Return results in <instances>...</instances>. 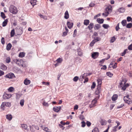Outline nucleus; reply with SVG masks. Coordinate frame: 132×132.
Returning <instances> with one entry per match:
<instances>
[{
  "label": "nucleus",
  "mask_w": 132,
  "mask_h": 132,
  "mask_svg": "<svg viewBox=\"0 0 132 132\" xmlns=\"http://www.w3.org/2000/svg\"><path fill=\"white\" fill-rule=\"evenodd\" d=\"M126 80L125 79H122L121 82L120 83V87H121V89L125 90L127 87H128L129 85L128 84H125Z\"/></svg>",
  "instance_id": "1"
},
{
  "label": "nucleus",
  "mask_w": 132,
  "mask_h": 132,
  "mask_svg": "<svg viewBox=\"0 0 132 132\" xmlns=\"http://www.w3.org/2000/svg\"><path fill=\"white\" fill-rule=\"evenodd\" d=\"M106 12L102 13L103 16L106 17L108 16V14L112 11V7L111 6H110L106 8Z\"/></svg>",
  "instance_id": "2"
},
{
  "label": "nucleus",
  "mask_w": 132,
  "mask_h": 132,
  "mask_svg": "<svg viewBox=\"0 0 132 132\" xmlns=\"http://www.w3.org/2000/svg\"><path fill=\"white\" fill-rule=\"evenodd\" d=\"M11 104L10 103L4 102L2 103L1 106V107L2 110H4L5 109L6 107H10L11 106Z\"/></svg>",
  "instance_id": "3"
},
{
  "label": "nucleus",
  "mask_w": 132,
  "mask_h": 132,
  "mask_svg": "<svg viewBox=\"0 0 132 132\" xmlns=\"http://www.w3.org/2000/svg\"><path fill=\"white\" fill-rule=\"evenodd\" d=\"M10 12L13 14H15L18 12V10L16 7L13 5L11 6L9 8Z\"/></svg>",
  "instance_id": "4"
},
{
  "label": "nucleus",
  "mask_w": 132,
  "mask_h": 132,
  "mask_svg": "<svg viewBox=\"0 0 132 132\" xmlns=\"http://www.w3.org/2000/svg\"><path fill=\"white\" fill-rule=\"evenodd\" d=\"M129 96L128 95L124 97L123 100L124 101L129 104H131L132 103V101L131 99L129 98Z\"/></svg>",
  "instance_id": "5"
},
{
  "label": "nucleus",
  "mask_w": 132,
  "mask_h": 132,
  "mask_svg": "<svg viewBox=\"0 0 132 132\" xmlns=\"http://www.w3.org/2000/svg\"><path fill=\"white\" fill-rule=\"evenodd\" d=\"M11 96V95L10 94L4 93L3 95V98L4 99H8L10 98Z\"/></svg>",
  "instance_id": "6"
},
{
  "label": "nucleus",
  "mask_w": 132,
  "mask_h": 132,
  "mask_svg": "<svg viewBox=\"0 0 132 132\" xmlns=\"http://www.w3.org/2000/svg\"><path fill=\"white\" fill-rule=\"evenodd\" d=\"M14 76V75L13 73H10L6 75L5 77L9 78L12 79L13 78Z\"/></svg>",
  "instance_id": "7"
},
{
  "label": "nucleus",
  "mask_w": 132,
  "mask_h": 132,
  "mask_svg": "<svg viewBox=\"0 0 132 132\" xmlns=\"http://www.w3.org/2000/svg\"><path fill=\"white\" fill-rule=\"evenodd\" d=\"M14 62L17 64L19 65H21V63L22 62V60L18 59H14L13 60Z\"/></svg>",
  "instance_id": "8"
},
{
  "label": "nucleus",
  "mask_w": 132,
  "mask_h": 132,
  "mask_svg": "<svg viewBox=\"0 0 132 132\" xmlns=\"http://www.w3.org/2000/svg\"><path fill=\"white\" fill-rule=\"evenodd\" d=\"M98 53L97 52H95L92 54V57L94 59H95L98 57Z\"/></svg>",
  "instance_id": "9"
},
{
  "label": "nucleus",
  "mask_w": 132,
  "mask_h": 132,
  "mask_svg": "<svg viewBox=\"0 0 132 132\" xmlns=\"http://www.w3.org/2000/svg\"><path fill=\"white\" fill-rule=\"evenodd\" d=\"M61 108V107L60 106L54 107L53 108V111L56 112H58L59 111Z\"/></svg>",
  "instance_id": "10"
},
{
  "label": "nucleus",
  "mask_w": 132,
  "mask_h": 132,
  "mask_svg": "<svg viewBox=\"0 0 132 132\" xmlns=\"http://www.w3.org/2000/svg\"><path fill=\"white\" fill-rule=\"evenodd\" d=\"M31 82L30 80L26 78L24 81L23 83L26 85H28L30 84Z\"/></svg>",
  "instance_id": "11"
},
{
  "label": "nucleus",
  "mask_w": 132,
  "mask_h": 132,
  "mask_svg": "<svg viewBox=\"0 0 132 132\" xmlns=\"http://www.w3.org/2000/svg\"><path fill=\"white\" fill-rule=\"evenodd\" d=\"M73 23L68 21L67 23V25L69 29H71L73 26Z\"/></svg>",
  "instance_id": "12"
},
{
  "label": "nucleus",
  "mask_w": 132,
  "mask_h": 132,
  "mask_svg": "<svg viewBox=\"0 0 132 132\" xmlns=\"http://www.w3.org/2000/svg\"><path fill=\"white\" fill-rule=\"evenodd\" d=\"M6 118L9 121H11L12 119V116L11 114H8L6 116Z\"/></svg>",
  "instance_id": "13"
},
{
  "label": "nucleus",
  "mask_w": 132,
  "mask_h": 132,
  "mask_svg": "<svg viewBox=\"0 0 132 132\" xmlns=\"http://www.w3.org/2000/svg\"><path fill=\"white\" fill-rule=\"evenodd\" d=\"M22 62L21 63V65L22 67L23 68L26 67L27 66V62L22 60Z\"/></svg>",
  "instance_id": "14"
},
{
  "label": "nucleus",
  "mask_w": 132,
  "mask_h": 132,
  "mask_svg": "<svg viewBox=\"0 0 132 132\" xmlns=\"http://www.w3.org/2000/svg\"><path fill=\"white\" fill-rule=\"evenodd\" d=\"M0 69L3 70H5L7 69V67L3 64H2L0 67Z\"/></svg>",
  "instance_id": "15"
},
{
  "label": "nucleus",
  "mask_w": 132,
  "mask_h": 132,
  "mask_svg": "<svg viewBox=\"0 0 132 132\" xmlns=\"http://www.w3.org/2000/svg\"><path fill=\"white\" fill-rule=\"evenodd\" d=\"M82 60L80 59L79 57H76L75 60V62L76 63L77 62H82Z\"/></svg>",
  "instance_id": "16"
},
{
  "label": "nucleus",
  "mask_w": 132,
  "mask_h": 132,
  "mask_svg": "<svg viewBox=\"0 0 132 132\" xmlns=\"http://www.w3.org/2000/svg\"><path fill=\"white\" fill-rule=\"evenodd\" d=\"M69 17V15L68 12L67 11L65 12L64 14V18L65 19H68Z\"/></svg>",
  "instance_id": "17"
},
{
  "label": "nucleus",
  "mask_w": 132,
  "mask_h": 132,
  "mask_svg": "<svg viewBox=\"0 0 132 132\" xmlns=\"http://www.w3.org/2000/svg\"><path fill=\"white\" fill-rule=\"evenodd\" d=\"M36 0H31V1L30 3L33 6L36 4Z\"/></svg>",
  "instance_id": "18"
},
{
  "label": "nucleus",
  "mask_w": 132,
  "mask_h": 132,
  "mask_svg": "<svg viewBox=\"0 0 132 132\" xmlns=\"http://www.w3.org/2000/svg\"><path fill=\"white\" fill-rule=\"evenodd\" d=\"M118 95L117 94H114L112 97V100L113 101L116 100L118 97Z\"/></svg>",
  "instance_id": "19"
},
{
  "label": "nucleus",
  "mask_w": 132,
  "mask_h": 132,
  "mask_svg": "<svg viewBox=\"0 0 132 132\" xmlns=\"http://www.w3.org/2000/svg\"><path fill=\"white\" fill-rule=\"evenodd\" d=\"M12 46L11 44L10 43H9L6 46V50L8 51L9 50H10Z\"/></svg>",
  "instance_id": "20"
},
{
  "label": "nucleus",
  "mask_w": 132,
  "mask_h": 132,
  "mask_svg": "<svg viewBox=\"0 0 132 132\" xmlns=\"http://www.w3.org/2000/svg\"><path fill=\"white\" fill-rule=\"evenodd\" d=\"M94 26V24L93 23H90L88 27V28L89 30L92 29Z\"/></svg>",
  "instance_id": "21"
},
{
  "label": "nucleus",
  "mask_w": 132,
  "mask_h": 132,
  "mask_svg": "<svg viewBox=\"0 0 132 132\" xmlns=\"http://www.w3.org/2000/svg\"><path fill=\"white\" fill-rule=\"evenodd\" d=\"M97 21L98 23H102L103 22L104 20L103 19L98 18L97 19Z\"/></svg>",
  "instance_id": "22"
},
{
  "label": "nucleus",
  "mask_w": 132,
  "mask_h": 132,
  "mask_svg": "<svg viewBox=\"0 0 132 132\" xmlns=\"http://www.w3.org/2000/svg\"><path fill=\"white\" fill-rule=\"evenodd\" d=\"M21 127L23 129L28 130L27 129V126L26 124H23L21 125Z\"/></svg>",
  "instance_id": "23"
},
{
  "label": "nucleus",
  "mask_w": 132,
  "mask_h": 132,
  "mask_svg": "<svg viewBox=\"0 0 132 132\" xmlns=\"http://www.w3.org/2000/svg\"><path fill=\"white\" fill-rule=\"evenodd\" d=\"M89 21L88 20H84V25L87 26L89 24Z\"/></svg>",
  "instance_id": "24"
},
{
  "label": "nucleus",
  "mask_w": 132,
  "mask_h": 132,
  "mask_svg": "<svg viewBox=\"0 0 132 132\" xmlns=\"http://www.w3.org/2000/svg\"><path fill=\"white\" fill-rule=\"evenodd\" d=\"M7 22L8 20L7 19L5 20L3 22L2 26L3 27H5L6 26L7 24Z\"/></svg>",
  "instance_id": "25"
},
{
  "label": "nucleus",
  "mask_w": 132,
  "mask_h": 132,
  "mask_svg": "<svg viewBox=\"0 0 132 132\" xmlns=\"http://www.w3.org/2000/svg\"><path fill=\"white\" fill-rule=\"evenodd\" d=\"M118 11L120 13H123L125 11V9L123 7H121L118 9Z\"/></svg>",
  "instance_id": "26"
},
{
  "label": "nucleus",
  "mask_w": 132,
  "mask_h": 132,
  "mask_svg": "<svg viewBox=\"0 0 132 132\" xmlns=\"http://www.w3.org/2000/svg\"><path fill=\"white\" fill-rule=\"evenodd\" d=\"M77 52H78V55L79 56H81L82 55V53L81 51V50L80 49H79L77 50Z\"/></svg>",
  "instance_id": "27"
},
{
  "label": "nucleus",
  "mask_w": 132,
  "mask_h": 132,
  "mask_svg": "<svg viewBox=\"0 0 132 132\" xmlns=\"http://www.w3.org/2000/svg\"><path fill=\"white\" fill-rule=\"evenodd\" d=\"M121 23L123 26H125L127 24L126 20H123L122 21Z\"/></svg>",
  "instance_id": "28"
},
{
  "label": "nucleus",
  "mask_w": 132,
  "mask_h": 132,
  "mask_svg": "<svg viewBox=\"0 0 132 132\" xmlns=\"http://www.w3.org/2000/svg\"><path fill=\"white\" fill-rule=\"evenodd\" d=\"M101 27L100 25L99 24H97L95 25L94 28L95 29H98Z\"/></svg>",
  "instance_id": "29"
},
{
  "label": "nucleus",
  "mask_w": 132,
  "mask_h": 132,
  "mask_svg": "<svg viewBox=\"0 0 132 132\" xmlns=\"http://www.w3.org/2000/svg\"><path fill=\"white\" fill-rule=\"evenodd\" d=\"M86 77V76L85 73H84L83 75H82L80 77V79L82 81L83 80L85 79V78Z\"/></svg>",
  "instance_id": "30"
},
{
  "label": "nucleus",
  "mask_w": 132,
  "mask_h": 132,
  "mask_svg": "<svg viewBox=\"0 0 132 132\" xmlns=\"http://www.w3.org/2000/svg\"><path fill=\"white\" fill-rule=\"evenodd\" d=\"M25 53L23 52H22L20 53L19 54V56L20 57H24V56H25Z\"/></svg>",
  "instance_id": "31"
},
{
  "label": "nucleus",
  "mask_w": 132,
  "mask_h": 132,
  "mask_svg": "<svg viewBox=\"0 0 132 132\" xmlns=\"http://www.w3.org/2000/svg\"><path fill=\"white\" fill-rule=\"evenodd\" d=\"M101 39L99 37H96L94 38V39L93 40L95 42L98 41L100 40Z\"/></svg>",
  "instance_id": "32"
},
{
  "label": "nucleus",
  "mask_w": 132,
  "mask_h": 132,
  "mask_svg": "<svg viewBox=\"0 0 132 132\" xmlns=\"http://www.w3.org/2000/svg\"><path fill=\"white\" fill-rule=\"evenodd\" d=\"M97 81L98 84V87H100V86L102 84V81L100 79H98L97 80Z\"/></svg>",
  "instance_id": "33"
},
{
  "label": "nucleus",
  "mask_w": 132,
  "mask_h": 132,
  "mask_svg": "<svg viewBox=\"0 0 132 132\" xmlns=\"http://www.w3.org/2000/svg\"><path fill=\"white\" fill-rule=\"evenodd\" d=\"M101 124L102 125H105L106 124V121L104 120H102L101 121Z\"/></svg>",
  "instance_id": "34"
},
{
  "label": "nucleus",
  "mask_w": 132,
  "mask_h": 132,
  "mask_svg": "<svg viewBox=\"0 0 132 132\" xmlns=\"http://www.w3.org/2000/svg\"><path fill=\"white\" fill-rule=\"evenodd\" d=\"M100 93V87H99L97 88V90H96L95 92V93L96 94H99Z\"/></svg>",
  "instance_id": "35"
},
{
  "label": "nucleus",
  "mask_w": 132,
  "mask_h": 132,
  "mask_svg": "<svg viewBox=\"0 0 132 132\" xmlns=\"http://www.w3.org/2000/svg\"><path fill=\"white\" fill-rule=\"evenodd\" d=\"M63 61V59L62 58H59L57 59L56 60V61L57 63H60L62 62Z\"/></svg>",
  "instance_id": "36"
},
{
  "label": "nucleus",
  "mask_w": 132,
  "mask_h": 132,
  "mask_svg": "<svg viewBox=\"0 0 132 132\" xmlns=\"http://www.w3.org/2000/svg\"><path fill=\"white\" fill-rule=\"evenodd\" d=\"M128 49H126L124 50L123 52L121 53V55L123 56L125 55L127 52L128 51Z\"/></svg>",
  "instance_id": "37"
},
{
  "label": "nucleus",
  "mask_w": 132,
  "mask_h": 132,
  "mask_svg": "<svg viewBox=\"0 0 132 132\" xmlns=\"http://www.w3.org/2000/svg\"><path fill=\"white\" fill-rule=\"evenodd\" d=\"M15 33V30L14 29H12L11 31V37H13Z\"/></svg>",
  "instance_id": "38"
},
{
  "label": "nucleus",
  "mask_w": 132,
  "mask_h": 132,
  "mask_svg": "<svg viewBox=\"0 0 132 132\" xmlns=\"http://www.w3.org/2000/svg\"><path fill=\"white\" fill-rule=\"evenodd\" d=\"M39 16L40 17V18L43 19L44 20H46L47 19V17L46 16L42 15L41 14H39Z\"/></svg>",
  "instance_id": "39"
},
{
  "label": "nucleus",
  "mask_w": 132,
  "mask_h": 132,
  "mask_svg": "<svg viewBox=\"0 0 132 132\" xmlns=\"http://www.w3.org/2000/svg\"><path fill=\"white\" fill-rule=\"evenodd\" d=\"M7 90L9 92H12L13 91L14 89L13 87H11L8 88Z\"/></svg>",
  "instance_id": "40"
},
{
  "label": "nucleus",
  "mask_w": 132,
  "mask_h": 132,
  "mask_svg": "<svg viewBox=\"0 0 132 132\" xmlns=\"http://www.w3.org/2000/svg\"><path fill=\"white\" fill-rule=\"evenodd\" d=\"M24 100L23 99H22L20 101V104L21 106H23L24 105Z\"/></svg>",
  "instance_id": "41"
},
{
  "label": "nucleus",
  "mask_w": 132,
  "mask_h": 132,
  "mask_svg": "<svg viewBox=\"0 0 132 132\" xmlns=\"http://www.w3.org/2000/svg\"><path fill=\"white\" fill-rule=\"evenodd\" d=\"M11 59L9 57H7L6 58V62L7 63H9L10 62Z\"/></svg>",
  "instance_id": "42"
},
{
  "label": "nucleus",
  "mask_w": 132,
  "mask_h": 132,
  "mask_svg": "<svg viewBox=\"0 0 132 132\" xmlns=\"http://www.w3.org/2000/svg\"><path fill=\"white\" fill-rule=\"evenodd\" d=\"M103 27L105 29H108L109 27V25L108 24H104L103 25Z\"/></svg>",
  "instance_id": "43"
},
{
  "label": "nucleus",
  "mask_w": 132,
  "mask_h": 132,
  "mask_svg": "<svg viewBox=\"0 0 132 132\" xmlns=\"http://www.w3.org/2000/svg\"><path fill=\"white\" fill-rule=\"evenodd\" d=\"M22 94H16V98L17 99H19V98L21 96Z\"/></svg>",
  "instance_id": "44"
},
{
  "label": "nucleus",
  "mask_w": 132,
  "mask_h": 132,
  "mask_svg": "<svg viewBox=\"0 0 132 132\" xmlns=\"http://www.w3.org/2000/svg\"><path fill=\"white\" fill-rule=\"evenodd\" d=\"M132 27V23H129L128 24L126 25V27L128 28H130Z\"/></svg>",
  "instance_id": "45"
},
{
  "label": "nucleus",
  "mask_w": 132,
  "mask_h": 132,
  "mask_svg": "<svg viewBox=\"0 0 132 132\" xmlns=\"http://www.w3.org/2000/svg\"><path fill=\"white\" fill-rule=\"evenodd\" d=\"M116 40V38L114 37H113L110 41V43H113Z\"/></svg>",
  "instance_id": "46"
},
{
  "label": "nucleus",
  "mask_w": 132,
  "mask_h": 132,
  "mask_svg": "<svg viewBox=\"0 0 132 132\" xmlns=\"http://www.w3.org/2000/svg\"><path fill=\"white\" fill-rule=\"evenodd\" d=\"M43 105L45 106H48L49 105V104L45 101H44L43 103Z\"/></svg>",
  "instance_id": "47"
},
{
  "label": "nucleus",
  "mask_w": 132,
  "mask_h": 132,
  "mask_svg": "<svg viewBox=\"0 0 132 132\" xmlns=\"http://www.w3.org/2000/svg\"><path fill=\"white\" fill-rule=\"evenodd\" d=\"M81 126L82 127H84L86 125V123L84 121H83L81 122Z\"/></svg>",
  "instance_id": "48"
},
{
  "label": "nucleus",
  "mask_w": 132,
  "mask_h": 132,
  "mask_svg": "<svg viewBox=\"0 0 132 132\" xmlns=\"http://www.w3.org/2000/svg\"><path fill=\"white\" fill-rule=\"evenodd\" d=\"M92 132H99L98 129V128L96 127L92 130Z\"/></svg>",
  "instance_id": "49"
},
{
  "label": "nucleus",
  "mask_w": 132,
  "mask_h": 132,
  "mask_svg": "<svg viewBox=\"0 0 132 132\" xmlns=\"http://www.w3.org/2000/svg\"><path fill=\"white\" fill-rule=\"evenodd\" d=\"M95 43L96 42H95V41L93 40L90 43V46L91 47L93 46Z\"/></svg>",
  "instance_id": "50"
},
{
  "label": "nucleus",
  "mask_w": 132,
  "mask_h": 132,
  "mask_svg": "<svg viewBox=\"0 0 132 132\" xmlns=\"http://www.w3.org/2000/svg\"><path fill=\"white\" fill-rule=\"evenodd\" d=\"M117 128L118 127H117V126H115L114 127H113L112 130L114 132L116 131H117Z\"/></svg>",
  "instance_id": "51"
},
{
  "label": "nucleus",
  "mask_w": 132,
  "mask_h": 132,
  "mask_svg": "<svg viewBox=\"0 0 132 132\" xmlns=\"http://www.w3.org/2000/svg\"><path fill=\"white\" fill-rule=\"evenodd\" d=\"M106 74L108 76H109L110 77H111L113 75L110 72H107Z\"/></svg>",
  "instance_id": "52"
},
{
  "label": "nucleus",
  "mask_w": 132,
  "mask_h": 132,
  "mask_svg": "<svg viewBox=\"0 0 132 132\" xmlns=\"http://www.w3.org/2000/svg\"><path fill=\"white\" fill-rule=\"evenodd\" d=\"M79 118L81 120H83L85 119L84 116L82 115H80Z\"/></svg>",
  "instance_id": "53"
},
{
  "label": "nucleus",
  "mask_w": 132,
  "mask_h": 132,
  "mask_svg": "<svg viewBox=\"0 0 132 132\" xmlns=\"http://www.w3.org/2000/svg\"><path fill=\"white\" fill-rule=\"evenodd\" d=\"M79 79V77L77 76L75 77L73 79V80L75 82H76Z\"/></svg>",
  "instance_id": "54"
},
{
  "label": "nucleus",
  "mask_w": 132,
  "mask_h": 132,
  "mask_svg": "<svg viewBox=\"0 0 132 132\" xmlns=\"http://www.w3.org/2000/svg\"><path fill=\"white\" fill-rule=\"evenodd\" d=\"M96 86V84L95 82L93 83L92 85L91 86V88L92 89H94L95 87Z\"/></svg>",
  "instance_id": "55"
},
{
  "label": "nucleus",
  "mask_w": 132,
  "mask_h": 132,
  "mask_svg": "<svg viewBox=\"0 0 132 132\" xmlns=\"http://www.w3.org/2000/svg\"><path fill=\"white\" fill-rule=\"evenodd\" d=\"M1 16L3 18V19H4L5 18V15L4 13L3 12H1Z\"/></svg>",
  "instance_id": "56"
},
{
  "label": "nucleus",
  "mask_w": 132,
  "mask_h": 132,
  "mask_svg": "<svg viewBox=\"0 0 132 132\" xmlns=\"http://www.w3.org/2000/svg\"><path fill=\"white\" fill-rule=\"evenodd\" d=\"M95 4L93 2H91L90 4L89 5V6L88 7H92L94 6Z\"/></svg>",
  "instance_id": "57"
},
{
  "label": "nucleus",
  "mask_w": 132,
  "mask_h": 132,
  "mask_svg": "<svg viewBox=\"0 0 132 132\" xmlns=\"http://www.w3.org/2000/svg\"><path fill=\"white\" fill-rule=\"evenodd\" d=\"M119 29L120 28L119 27V23H118L116 27V31H118Z\"/></svg>",
  "instance_id": "58"
},
{
  "label": "nucleus",
  "mask_w": 132,
  "mask_h": 132,
  "mask_svg": "<svg viewBox=\"0 0 132 132\" xmlns=\"http://www.w3.org/2000/svg\"><path fill=\"white\" fill-rule=\"evenodd\" d=\"M77 34V31L76 29H75L74 30L73 32V37H75Z\"/></svg>",
  "instance_id": "59"
},
{
  "label": "nucleus",
  "mask_w": 132,
  "mask_h": 132,
  "mask_svg": "<svg viewBox=\"0 0 132 132\" xmlns=\"http://www.w3.org/2000/svg\"><path fill=\"white\" fill-rule=\"evenodd\" d=\"M42 83L43 85H49L50 84L49 82H43Z\"/></svg>",
  "instance_id": "60"
},
{
  "label": "nucleus",
  "mask_w": 132,
  "mask_h": 132,
  "mask_svg": "<svg viewBox=\"0 0 132 132\" xmlns=\"http://www.w3.org/2000/svg\"><path fill=\"white\" fill-rule=\"evenodd\" d=\"M132 18L130 16H128L127 18V20L128 22L131 21Z\"/></svg>",
  "instance_id": "61"
},
{
  "label": "nucleus",
  "mask_w": 132,
  "mask_h": 132,
  "mask_svg": "<svg viewBox=\"0 0 132 132\" xmlns=\"http://www.w3.org/2000/svg\"><path fill=\"white\" fill-rule=\"evenodd\" d=\"M42 128H43V129L45 131H48V128L47 127H43Z\"/></svg>",
  "instance_id": "62"
},
{
  "label": "nucleus",
  "mask_w": 132,
  "mask_h": 132,
  "mask_svg": "<svg viewBox=\"0 0 132 132\" xmlns=\"http://www.w3.org/2000/svg\"><path fill=\"white\" fill-rule=\"evenodd\" d=\"M1 42L2 44H5L4 39L3 37H2L1 39Z\"/></svg>",
  "instance_id": "63"
},
{
  "label": "nucleus",
  "mask_w": 132,
  "mask_h": 132,
  "mask_svg": "<svg viewBox=\"0 0 132 132\" xmlns=\"http://www.w3.org/2000/svg\"><path fill=\"white\" fill-rule=\"evenodd\" d=\"M128 50H132V44H131L129 45L128 47Z\"/></svg>",
  "instance_id": "64"
}]
</instances>
